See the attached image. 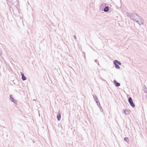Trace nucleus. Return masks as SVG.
Wrapping results in <instances>:
<instances>
[{"mask_svg":"<svg viewBox=\"0 0 147 147\" xmlns=\"http://www.w3.org/2000/svg\"><path fill=\"white\" fill-rule=\"evenodd\" d=\"M127 16L128 17L134 21L136 20H141L140 17L136 13L131 14L129 13H127Z\"/></svg>","mask_w":147,"mask_h":147,"instance_id":"obj_1","label":"nucleus"},{"mask_svg":"<svg viewBox=\"0 0 147 147\" xmlns=\"http://www.w3.org/2000/svg\"><path fill=\"white\" fill-rule=\"evenodd\" d=\"M113 64L115 65V67L117 69H119L120 68V67L118 65H121V63L118 61V60H116L113 61Z\"/></svg>","mask_w":147,"mask_h":147,"instance_id":"obj_2","label":"nucleus"},{"mask_svg":"<svg viewBox=\"0 0 147 147\" xmlns=\"http://www.w3.org/2000/svg\"><path fill=\"white\" fill-rule=\"evenodd\" d=\"M128 102L130 104V105L132 107H135V105L134 104V103L132 98L130 97L128 98Z\"/></svg>","mask_w":147,"mask_h":147,"instance_id":"obj_3","label":"nucleus"},{"mask_svg":"<svg viewBox=\"0 0 147 147\" xmlns=\"http://www.w3.org/2000/svg\"><path fill=\"white\" fill-rule=\"evenodd\" d=\"M93 97L95 101H96V103H97V105H98V99L95 94L93 95Z\"/></svg>","mask_w":147,"mask_h":147,"instance_id":"obj_4","label":"nucleus"},{"mask_svg":"<svg viewBox=\"0 0 147 147\" xmlns=\"http://www.w3.org/2000/svg\"><path fill=\"white\" fill-rule=\"evenodd\" d=\"M115 85V86L117 87H119L120 86V84L119 83L117 82L115 80H114L113 81Z\"/></svg>","mask_w":147,"mask_h":147,"instance_id":"obj_5","label":"nucleus"},{"mask_svg":"<svg viewBox=\"0 0 147 147\" xmlns=\"http://www.w3.org/2000/svg\"><path fill=\"white\" fill-rule=\"evenodd\" d=\"M21 74L22 76V79L23 81L25 80L26 79V77L24 76V74L22 72L21 73Z\"/></svg>","mask_w":147,"mask_h":147,"instance_id":"obj_6","label":"nucleus"},{"mask_svg":"<svg viewBox=\"0 0 147 147\" xmlns=\"http://www.w3.org/2000/svg\"><path fill=\"white\" fill-rule=\"evenodd\" d=\"M61 115L60 114V111H59V114L57 115V118L58 121H60L61 119Z\"/></svg>","mask_w":147,"mask_h":147,"instance_id":"obj_7","label":"nucleus"},{"mask_svg":"<svg viewBox=\"0 0 147 147\" xmlns=\"http://www.w3.org/2000/svg\"><path fill=\"white\" fill-rule=\"evenodd\" d=\"M109 10V7L108 6H106L104 9V11L105 12H107Z\"/></svg>","mask_w":147,"mask_h":147,"instance_id":"obj_8","label":"nucleus"},{"mask_svg":"<svg viewBox=\"0 0 147 147\" xmlns=\"http://www.w3.org/2000/svg\"><path fill=\"white\" fill-rule=\"evenodd\" d=\"M10 98L11 101L13 103H15V102H16V101L12 97L11 95H10Z\"/></svg>","mask_w":147,"mask_h":147,"instance_id":"obj_9","label":"nucleus"},{"mask_svg":"<svg viewBox=\"0 0 147 147\" xmlns=\"http://www.w3.org/2000/svg\"><path fill=\"white\" fill-rule=\"evenodd\" d=\"M123 112L125 115H127L129 114V111L128 110H123Z\"/></svg>","mask_w":147,"mask_h":147,"instance_id":"obj_10","label":"nucleus"},{"mask_svg":"<svg viewBox=\"0 0 147 147\" xmlns=\"http://www.w3.org/2000/svg\"><path fill=\"white\" fill-rule=\"evenodd\" d=\"M140 21V22L139 24L141 26V25L143 24V21L141 19V20H139Z\"/></svg>","mask_w":147,"mask_h":147,"instance_id":"obj_11","label":"nucleus"},{"mask_svg":"<svg viewBox=\"0 0 147 147\" xmlns=\"http://www.w3.org/2000/svg\"><path fill=\"white\" fill-rule=\"evenodd\" d=\"M105 5L104 4H101L100 6V9H101V8H102L105 7Z\"/></svg>","mask_w":147,"mask_h":147,"instance_id":"obj_12","label":"nucleus"},{"mask_svg":"<svg viewBox=\"0 0 147 147\" xmlns=\"http://www.w3.org/2000/svg\"><path fill=\"white\" fill-rule=\"evenodd\" d=\"M124 140L125 141L128 142V138L126 137L124 138Z\"/></svg>","mask_w":147,"mask_h":147,"instance_id":"obj_13","label":"nucleus"},{"mask_svg":"<svg viewBox=\"0 0 147 147\" xmlns=\"http://www.w3.org/2000/svg\"><path fill=\"white\" fill-rule=\"evenodd\" d=\"M98 105H97L98 106V107L100 108L101 109H102V108L100 105V103H99V102H98Z\"/></svg>","mask_w":147,"mask_h":147,"instance_id":"obj_14","label":"nucleus"},{"mask_svg":"<svg viewBox=\"0 0 147 147\" xmlns=\"http://www.w3.org/2000/svg\"><path fill=\"white\" fill-rule=\"evenodd\" d=\"M144 91L145 93H147V89H144Z\"/></svg>","mask_w":147,"mask_h":147,"instance_id":"obj_15","label":"nucleus"},{"mask_svg":"<svg viewBox=\"0 0 147 147\" xmlns=\"http://www.w3.org/2000/svg\"><path fill=\"white\" fill-rule=\"evenodd\" d=\"M139 20H135V21H136V22L139 24Z\"/></svg>","mask_w":147,"mask_h":147,"instance_id":"obj_16","label":"nucleus"},{"mask_svg":"<svg viewBox=\"0 0 147 147\" xmlns=\"http://www.w3.org/2000/svg\"><path fill=\"white\" fill-rule=\"evenodd\" d=\"M143 88L144 89H147V88L146 87V86H144L143 87Z\"/></svg>","mask_w":147,"mask_h":147,"instance_id":"obj_17","label":"nucleus"},{"mask_svg":"<svg viewBox=\"0 0 147 147\" xmlns=\"http://www.w3.org/2000/svg\"><path fill=\"white\" fill-rule=\"evenodd\" d=\"M74 36V38L76 40V36H75V35H74V36Z\"/></svg>","mask_w":147,"mask_h":147,"instance_id":"obj_18","label":"nucleus"},{"mask_svg":"<svg viewBox=\"0 0 147 147\" xmlns=\"http://www.w3.org/2000/svg\"><path fill=\"white\" fill-rule=\"evenodd\" d=\"M2 55V52L0 50V55Z\"/></svg>","mask_w":147,"mask_h":147,"instance_id":"obj_19","label":"nucleus"},{"mask_svg":"<svg viewBox=\"0 0 147 147\" xmlns=\"http://www.w3.org/2000/svg\"><path fill=\"white\" fill-rule=\"evenodd\" d=\"M97 60L96 59L95 60V61L96 62V63H97Z\"/></svg>","mask_w":147,"mask_h":147,"instance_id":"obj_20","label":"nucleus"},{"mask_svg":"<svg viewBox=\"0 0 147 147\" xmlns=\"http://www.w3.org/2000/svg\"><path fill=\"white\" fill-rule=\"evenodd\" d=\"M34 100V101H36V100H35V99H34V100Z\"/></svg>","mask_w":147,"mask_h":147,"instance_id":"obj_21","label":"nucleus"},{"mask_svg":"<svg viewBox=\"0 0 147 147\" xmlns=\"http://www.w3.org/2000/svg\"><path fill=\"white\" fill-rule=\"evenodd\" d=\"M146 98H147V95H146Z\"/></svg>","mask_w":147,"mask_h":147,"instance_id":"obj_22","label":"nucleus"},{"mask_svg":"<svg viewBox=\"0 0 147 147\" xmlns=\"http://www.w3.org/2000/svg\"><path fill=\"white\" fill-rule=\"evenodd\" d=\"M98 65H99V64L98 63Z\"/></svg>","mask_w":147,"mask_h":147,"instance_id":"obj_23","label":"nucleus"}]
</instances>
